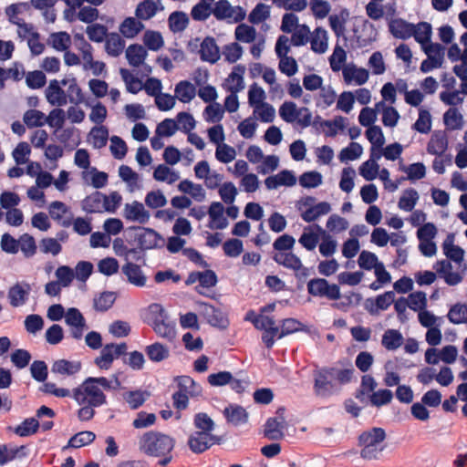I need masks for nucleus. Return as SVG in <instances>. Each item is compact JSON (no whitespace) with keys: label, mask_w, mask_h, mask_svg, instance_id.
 I'll return each instance as SVG.
<instances>
[{"label":"nucleus","mask_w":467,"mask_h":467,"mask_svg":"<svg viewBox=\"0 0 467 467\" xmlns=\"http://www.w3.org/2000/svg\"><path fill=\"white\" fill-rule=\"evenodd\" d=\"M82 364L78 360L58 359L56 360L51 368L52 373L62 376H73L80 371Z\"/></svg>","instance_id":"393cba45"},{"label":"nucleus","mask_w":467,"mask_h":467,"mask_svg":"<svg viewBox=\"0 0 467 467\" xmlns=\"http://www.w3.org/2000/svg\"><path fill=\"white\" fill-rule=\"evenodd\" d=\"M443 122L450 130H461L463 126V118L458 109L452 107L443 114Z\"/></svg>","instance_id":"c03bdc74"},{"label":"nucleus","mask_w":467,"mask_h":467,"mask_svg":"<svg viewBox=\"0 0 467 467\" xmlns=\"http://www.w3.org/2000/svg\"><path fill=\"white\" fill-rule=\"evenodd\" d=\"M122 273L126 275L128 281L136 286L142 287L146 284V276L144 275L140 267L131 262L125 264L122 268Z\"/></svg>","instance_id":"a878e982"},{"label":"nucleus","mask_w":467,"mask_h":467,"mask_svg":"<svg viewBox=\"0 0 467 467\" xmlns=\"http://www.w3.org/2000/svg\"><path fill=\"white\" fill-rule=\"evenodd\" d=\"M223 415L227 421L234 426H240L248 420L247 411L240 405H229L223 410Z\"/></svg>","instance_id":"bb28decb"},{"label":"nucleus","mask_w":467,"mask_h":467,"mask_svg":"<svg viewBox=\"0 0 467 467\" xmlns=\"http://www.w3.org/2000/svg\"><path fill=\"white\" fill-rule=\"evenodd\" d=\"M25 125L29 128L42 127L46 124V115L37 109H27L23 116Z\"/></svg>","instance_id":"09e8293b"},{"label":"nucleus","mask_w":467,"mask_h":467,"mask_svg":"<svg viewBox=\"0 0 467 467\" xmlns=\"http://www.w3.org/2000/svg\"><path fill=\"white\" fill-rule=\"evenodd\" d=\"M161 10H163L161 0H143L137 5L135 16L139 19L149 20Z\"/></svg>","instance_id":"5701e85b"},{"label":"nucleus","mask_w":467,"mask_h":467,"mask_svg":"<svg viewBox=\"0 0 467 467\" xmlns=\"http://www.w3.org/2000/svg\"><path fill=\"white\" fill-rule=\"evenodd\" d=\"M105 41V51L112 57H117L122 54L125 48V41L119 34L112 32L109 33Z\"/></svg>","instance_id":"7c9ffc66"},{"label":"nucleus","mask_w":467,"mask_h":467,"mask_svg":"<svg viewBox=\"0 0 467 467\" xmlns=\"http://www.w3.org/2000/svg\"><path fill=\"white\" fill-rule=\"evenodd\" d=\"M45 94L47 102L52 106L61 107L67 102V97L65 91L60 88L58 81L56 79L49 82Z\"/></svg>","instance_id":"b1692460"},{"label":"nucleus","mask_w":467,"mask_h":467,"mask_svg":"<svg viewBox=\"0 0 467 467\" xmlns=\"http://www.w3.org/2000/svg\"><path fill=\"white\" fill-rule=\"evenodd\" d=\"M307 292L313 296L337 300L341 297L340 288L336 284H329L327 279L314 278L307 283Z\"/></svg>","instance_id":"423d86ee"},{"label":"nucleus","mask_w":467,"mask_h":467,"mask_svg":"<svg viewBox=\"0 0 467 467\" xmlns=\"http://www.w3.org/2000/svg\"><path fill=\"white\" fill-rule=\"evenodd\" d=\"M151 327L161 337L168 340H172L175 337V324L170 319L169 316L157 324H154Z\"/></svg>","instance_id":"37998d69"},{"label":"nucleus","mask_w":467,"mask_h":467,"mask_svg":"<svg viewBox=\"0 0 467 467\" xmlns=\"http://www.w3.org/2000/svg\"><path fill=\"white\" fill-rule=\"evenodd\" d=\"M254 115L262 122H272L275 116L274 107L266 102L254 107Z\"/></svg>","instance_id":"69168bd1"},{"label":"nucleus","mask_w":467,"mask_h":467,"mask_svg":"<svg viewBox=\"0 0 467 467\" xmlns=\"http://www.w3.org/2000/svg\"><path fill=\"white\" fill-rule=\"evenodd\" d=\"M48 41L52 47L57 51H66L71 45V37L69 34L64 31L52 33Z\"/></svg>","instance_id":"3c124183"},{"label":"nucleus","mask_w":467,"mask_h":467,"mask_svg":"<svg viewBox=\"0 0 467 467\" xmlns=\"http://www.w3.org/2000/svg\"><path fill=\"white\" fill-rule=\"evenodd\" d=\"M347 85L361 86L368 80L369 73L366 68L358 67L354 63L345 65L342 71Z\"/></svg>","instance_id":"2eb2a0df"},{"label":"nucleus","mask_w":467,"mask_h":467,"mask_svg":"<svg viewBox=\"0 0 467 467\" xmlns=\"http://www.w3.org/2000/svg\"><path fill=\"white\" fill-rule=\"evenodd\" d=\"M31 285L27 282H16L9 287L7 298L11 306L19 307L26 304L31 293Z\"/></svg>","instance_id":"ddd939ff"},{"label":"nucleus","mask_w":467,"mask_h":467,"mask_svg":"<svg viewBox=\"0 0 467 467\" xmlns=\"http://www.w3.org/2000/svg\"><path fill=\"white\" fill-rule=\"evenodd\" d=\"M153 178L157 182L172 184L180 179V173L164 164H159L154 169Z\"/></svg>","instance_id":"a19ab883"},{"label":"nucleus","mask_w":467,"mask_h":467,"mask_svg":"<svg viewBox=\"0 0 467 467\" xmlns=\"http://www.w3.org/2000/svg\"><path fill=\"white\" fill-rule=\"evenodd\" d=\"M284 419L269 418L265 425V436L273 441L280 440L284 437Z\"/></svg>","instance_id":"f704fd0d"},{"label":"nucleus","mask_w":467,"mask_h":467,"mask_svg":"<svg viewBox=\"0 0 467 467\" xmlns=\"http://www.w3.org/2000/svg\"><path fill=\"white\" fill-rule=\"evenodd\" d=\"M109 130L102 125L95 126L88 134V141L95 149H102L107 145Z\"/></svg>","instance_id":"ea45409f"},{"label":"nucleus","mask_w":467,"mask_h":467,"mask_svg":"<svg viewBox=\"0 0 467 467\" xmlns=\"http://www.w3.org/2000/svg\"><path fill=\"white\" fill-rule=\"evenodd\" d=\"M148 52L145 47L139 44L130 45L126 49V58L133 67L144 65Z\"/></svg>","instance_id":"c756f323"},{"label":"nucleus","mask_w":467,"mask_h":467,"mask_svg":"<svg viewBox=\"0 0 467 467\" xmlns=\"http://www.w3.org/2000/svg\"><path fill=\"white\" fill-rule=\"evenodd\" d=\"M86 33L88 39L92 42L101 43L103 42L109 33L106 26L101 24H91L87 26Z\"/></svg>","instance_id":"052dcab7"},{"label":"nucleus","mask_w":467,"mask_h":467,"mask_svg":"<svg viewBox=\"0 0 467 467\" xmlns=\"http://www.w3.org/2000/svg\"><path fill=\"white\" fill-rule=\"evenodd\" d=\"M175 446V441L171 436L150 431L140 437L139 449L147 456L161 458L159 464L167 466L171 459V451Z\"/></svg>","instance_id":"f03ea898"},{"label":"nucleus","mask_w":467,"mask_h":467,"mask_svg":"<svg viewBox=\"0 0 467 467\" xmlns=\"http://www.w3.org/2000/svg\"><path fill=\"white\" fill-rule=\"evenodd\" d=\"M82 209L89 213H102L104 211V193L95 192L87 196L81 203Z\"/></svg>","instance_id":"473e14b6"},{"label":"nucleus","mask_w":467,"mask_h":467,"mask_svg":"<svg viewBox=\"0 0 467 467\" xmlns=\"http://www.w3.org/2000/svg\"><path fill=\"white\" fill-rule=\"evenodd\" d=\"M221 439L208 431H195L188 440V445L194 453H202L213 444H219Z\"/></svg>","instance_id":"9d476101"},{"label":"nucleus","mask_w":467,"mask_h":467,"mask_svg":"<svg viewBox=\"0 0 467 467\" xmlns=\"http://www.w3.org/2000/svg\"><path fill=\"white\" fill-rule=\"evenodd\" d=\"M400 169L407 174V179L411 182L420 180L426 175V168L422 162H415L409 166L400 165Z\"/></svg>","instance_id":"e2e57ef3"},{"label":"nucleus","mask_w":467,"mask_h":467,"mask_svg":"<svg viewBox=\"0 0 467 467\" xmlns=\"http://www.w3.org/2000/svg\"><path fill=\"white\" fill-rule=\"evenodd\" d=\"M324 229L317 223L304 227L298 243L307 251H314L317 246Z\"/></svg>","instance_id":"4468645a"},{"label":"nucleus","mask_w":467,"mask_h":467,"mask_svg":"<svg viewBox=\"0 0 467 467\" xmlns=\"http://www.w3.org/2000/svg\"><path fill=\"white\" fill-rule=\"evenodd\" d=\"M179 390L189 394L190 396H197L202 392L200 385L189 376H180L177 378Z\"/></svg>","instance_id":"864d4df0"},{"label":"nucleus","mask_w":467,"mask_h":467,"mask_svg":"<svg viewBox=\"0 0 467 467\" xmlns=\"http://www.w3.org/2000/svg\"><path fill=\"white\" fill-rule=\"evenodd\" d=\"M296 183V178L292 171L284 170L275 175L265 180V185L268 190L277 189L280 186L292 187Z\"/></svg>","instance_id":"aec40b11"},{"label":"nucleus","mask_w":467,"mask_h":467,"mask_svg":"<svg viewBox=\"0 0 467 467\" xmlns=\"http://www.w3.org/2000/svg\"><path fill=\"white\" fill-rule=\"evenodd\" d=\"M178 190L186 194H190L197 202L204 201L206 193L201 184H195L190 180H182L178 184Z\"/></svg>","instance_id":"c9c22d12"},{"label":"nucleus","mask_w":467,"mask_h":467,"mask_svg":"<svg viewBox=\"0 0 467 467\" xmlns=\"http://www.w3.org/2000/svg\"><path fill=\"white\" fill-rule=\"evenodd\" d=\"M442 249L444 254L450 260L461 264L463 261L464 251L458 245L453 244V236L448 235L445 241L442 244Z\"/></svg>","instance_id":"58836bf2"},{"label":"nucleus","mask_w":467,"mask_h":467,"mask_svg":"<svg viewBox=\"0 0 467 467\" xmlns=\"http://www.w3.org/2000/svg\"><path fill=\"white\" fill-rule=\"evenodd\" d=\"M413 24L409 23L401 18L393 19L389 24V32L396 38L408 39L412 36Z\"/></svg>","instance_id":"cd10ccee"},{"label":"nucleus","mask_w":467,"mask_h":467,"mask_svg":"<svg viewBox=\"0 0 467 467\" xmlns=\"http://www.w3.org/2000/svg\"><path fill=\"white\" fill-rule=\"evenodd\" d=\"M95 438L96 435L93 431H80L69 439L67 445L64 447V450L67 448H81L88 445L95 440Z\"/></svg>","instance_id":"de8ad7c7"},{"label":"nucleus","mask_w":467,"mask_h":467,"mask_svg":"<svg viewBox=\"0 0 467 467\" xmlns=\"http://www.w3.org/2000/svg\"><path fill=\"white\" fill-rule=\"evenodd\" d=\"M84 184L95 189L104 188L109 182V175L105 171H99L96 167H91L80 173Z\"/></svg>","instance_id":"a211bd4d"},{"label":"nucleus","mask_w":467,"mask_h":467,"mask_svg":"<svg viewBox=\"0 0 467 467\" xmlns=\"http://www.w3.org/2000/svg\"><path fill=\"white\" fill-rule=\"evenodd\" d=\"M26 455V447L15 445H0V465L3 466L16 458Z\"/></svg>","instance_id":"2f4dec72"},{"label":"nucleus","mask_w":467,"mask_h":467,"mask_svg":"<svg viewBox=\"0 0 467 467\" xmlns=\"http://www.w3.org/2000/svg\"><path fill=\"white\" fill-rule=\"evenodd\" d=\"M412 128L420 133L427 134L431 130V116L429 110L420 109L419 117Z\"/></svg>","instance_id":"bf43d9fd"},{"label":"nucleus","mask_w":467,"mask_h":467,"mask_svg":"<svg viewBox=\"0 0 467 467\" xmlns=\"http://www.w3.org/2000/svg\"><path fill=\"white\" fill-rule=\"evenodd\" d=\"M49 216L53 221L62 227H69L73 222V213L69 206L60 201H54L49 203L48 207Z\"/></svg>","instance_id":"9b49d317"},{"label":"nucleus","mask_w":467,"mask_h":467,"mask_svg":"<svg viewBox=\"0 0 467 467\" xmlns=\"http://www.w3.org/2000/svg\"><path fill=\"white\" fill-rule=\"evenodd\" d=\"M213 15L218 20L232 19L237 23L245 17L244 10L240 6H232L227 0H219L213 8Z\"/></svg>","instance_id":"1a4fd4ad"},{"label":"nucleus","mask_w":467,"mask_h":467,"mask_svg":"<svg viewBox=\"0 0 467 467\" xmlns=\"http://www.w3.org/2000/svg\"><path fill=\"white\" fill-rule=\"evenodd\" d=\"M128 346L126 343H110L106 344L98 356L94 359L95 365L100 369L108 370L111 368L112 363L115 359L119 357L126 355Z\"/></svg>","instance_id":"39448f33"},{"label":"nucleus","mask_w":467,"mask_h":467,"mask_svg":"<svg viewBox=\"0 0 467 467\" xmlns=\"http://www.w3.org/2000/svg\"><path fill=\"white\" fill-rule=\"evenodd\" d=\"M337 240L324 230L321 234V243L318 245L320 254L324 257H330L337 252Z\"/></svg>","instance_id":"49530a36"},{"label":"nucleus","mask_w":467,"mask_h":467,"mask_svg":"<svg viewBox=\"0 0 467 467\" xmlns=\"http://www.w3.org/2000/svg\"><path fill=\"white\" fill-rule=\"evenodd\" d=\"M449 141L448 136L444 131H435L431 135L428 144L427 152L431 155L441 157L446 155Z\"/></svg>","instance_id":"4be33fe9"},{"label":"nucleus","mask_w":467,"mask_h":467,"mask_svg":"<svg viewBox=\"0 0 467 467\" xmlns=\"http://www.w3.org/2000/svg\"><path fill=\"white\" fill-rule=\"evenodd\" d=\"M188 22V16L182 12H173L169 16V26L174 33L183 31L186 28Z\"/></svg>","instance_id":"338daca9"},{"label":"nucleus","mask_w":467,"mask_h":467,"mask_svg":"<svg viewBox=\"0 0 467 467\" xmlns=\"http://www.w3.org/2000/svg\"><path fill=\"white\" fill-rule=\"evenodd\" d=\"M150 396L148 391L132 390L126 392L123 397L130 409L136 410L140 407Z\"/></svg>","instance_id":"0e129e2a"},{"label":"nucleus","mask_w":467,"mask_h":467,"mask_svg":"<svg viewBox=\"0 0 467 467\" xmlns=\"http://www.w3.org/2000/svg\"><path fill=\"white\" fill-rule=\"evenodd\" d=\"M19 250L23 253L26 258L33 257L37 250L35 238L29 234H22L19 239Z\"/></svg>","instance_id":"5fc2aeb1"},{"label":"nucleus","mask_w":467,"mask_h":467,"mask_svg":"<svg viewBox=\"0 0 467 467\" xmlns=\"http://www.w3.org/2000/svg\"><path fill=\"white\" fill-rule=\"evenodd\" d=\"M65 323L69 327L70 336L76 340H80L88 329L86 318L76 307H69L66 311Z\"/></svg>","instance_id":"6e6552de"},{"label":"nucleus","mask_w":467,"mask_h":467,"mask_svg":"<svg viewBox=\"0 0 467 467\" xmlns=\"http://www.w3.org/2000/svg\"><path fill=\"white\" fill-rule=\"evenodd\" d=\"M200 57L202 61L214 64L220 59V50L213 37L206 36L200 45Z\"/></svg>","instance_id":"412c9836"},{"label":"nucleus","mask_w":467,"mask_h":467,"mask_svg":"<svg viewBox=\"0 0 467 467\" xmlns=\"http://www.w3.org/2000/svg\"><path fill=\"white\" fill-rule=\"evenodd\" d=\"M448 319L452 324H462L467 321V305L456 304L448 312Z\"/></svg>","instance_id":"774afa93"},{"label":"nucleus","mask_w":467,"mask_h":467,"mask_svg":"<svg viewBox=\"0 0 467 467\" xmlns=\"http://www.w3.org/2000/svg\"><path fill=\"white\" fill-rule=\"evenodd\" d=\"M382 107V122L384 126L393 128L397 125L400 119V114L398 110L390 106H385L383 102H379L376 104V108L379 109Z\"/></svg>","instance_id":"6e6d98bb"},{"label":"nucleus","mask_w":467,"mask_h":467,"mask_svg":"<svg viewBox=\"0 0 467 467\" xmlns=\"http://www.w3.org/2000/svg\"><path fill=\"white\" fill-rule=\"evenodd\" d=\"M381 344L387 350H396L403 344L402 334L397 329H387L382 335Z\"/></svg>","instance_id":"79ce46f5"},{"label":"nucleus","mask_w":467,"mask_h":467,"mask_svg":"<svg viewBox=\"0 0 467 467\" xmlns=\"http://www.w3.org/2000/svg\"><path fill=\"white\" fill-rule=\"evenodd\" d=\"M145 353L150 361L160 363L170 357V348L160 342H155L145 348Z\"/></svg>","instance_id":"e433bc0d"},{"label":"nucleus","mask_w":467,"mask_h":467,"mask_svg":"<svg viewBox=\"0 0 467 467\" xmlns=\"http://www.w3.org/2000/svg\"><path fill=\"white\" fill-rule=\"evenodd\" d=\"M274 260L280 265L285 268L294 270L300 273L302 275H307V269L304 267L300 258L290 252H276L274 255Z\"/></svg>","instance_id":"dca6fc26"},{"label":"nucleus","mask_w":467,"mask_h":467,"mask_svg":"<svg viewBox=\"0 0 467 467\" xmlns=\"http://www.w3.org/2000/svg\"><path fill=\"white\" fill-rule=\"evenodd\" d=\"M334 368H323L314 371V392L321 398L329 397L334 392Z\"/></svg>","instance_id":"0eeeda50"},{"label":"nucleus","mask_w":467,"mask_h":467,"mask_svg":"<svg viewBox=\"0 0 467 467\" xmlns=\"http://www.w3.org/2000/svg\"><path fill=\"white\" fill-rule=\"evenodd\" d=\"M363 153L362 146L358 142H351L348 147L341 150L338 159L341 162L355 161Z\"/></svg>","instance_id":"680f3d73"},{"label":"nucleus","mask_w":467,"mask_h":467,"mask_svg":"<svg viewBox=\"0 0 467 467\" xmlns=\"http://www.w3.org/2000/svg\"><path fill=\"white\" fill-rule=\"evenodd\" d=\"M419 201V193L413 188L406 189L400 196L398 206L405 212H411Z\"/></svg>","instance_id":"a18cd8bd"},{"label":"nucleus","mask_w":467,"mask_h":467,"mask_svg":"<svg viewBox=\"0 0 467 467\" xmlns=\"http://www.w3.org/2000/svg\"><path fill=\"white\" fill-rule=\"evenodd\" d=\"M427 57L433 60V62L443 64L445 47L439 43H429L421 47Z\"/></svg>","instance_id":"603ef678"},{"label":"nucleus","mask_w":467,"mask_h":467,"mask_svg":"<svg viewBox=\"0 0 467 467\" xmlns=\"http://www.w3.org/2000/svg\"><path fill=\"white\" fill-rule=\"evenodd\" d=\"M347 60V53L343 47L337 45L329 57V65L334 72L343 71Z\"/></svg>","instance_id":"13d9d810"},{"label":"nucleus","mask_w":467,"mask_h":467,"mask_svg":"<svg viewBox=\"0 0 467 467\" xmlns=\"http://www.w3.org/2000/svg\"><path fill=\"white\" fill-rule=\"evenodd\" d=\"M386 439V431L380 427H374L362 432L358 437L359 445L362 447L360 456L365 460L378 459L383 451V441Z\"/></svg>","instance_id":"7ed1b4c3"},{"label":"nucleus","mask_w":467,"mask_h":467,"mask_svg":"<svg viewBox=\"0 0 467 467\" xmlns=\"http://www.w3.org/2000/svg\"><path fill=\"white\" fill-rule=\"evenodd\" d=\"M196 87L188 80H182L175 85V98L182 103H190L196 96Z\"/></svg>","instance_id":"c85d7f7f"},{"label":"nucleus","mask_w":467,"mask_h":467,"mask_svg":"<svg viewBox=\"0 0 467 467\" xmlns=\"http://www.w3.org/2000/svg\"><path fill=\"white\" fill-rule=\"evenodd\" d=\"M140 20L131 16L125 18L119 25L120 34L126 38H134L144 28V25Z\"/></svg>","instance_id":"72a5a7b5"},{"label":"nucleus","mask_w":467,"mask_h":467,"mask_svg":"<svg viewBox=\"0 0 467 467\" xmlns=\"http://www.w3.org/2000/svg\"><path fill=\"white\" fill-rule=\"evenodd\" d=\"M209 215L208 227L213 230H223L228 226V220L224 216V207L220 202H213L207 211Z\"/></svg>","instance_id":"f3484780"},{"label":"nucleus","mask_w":467,"mask_h":467,"mask_svg":"<svg viewBox=\"0 0 467 467\" xmlns=\"http://www.w3.org/2000/svg\"><path fill=\"white\" fill-rule=\"evenodd\" d=\"M245 67L244 65H236L233 67L232 72L228 75L223 84L231 93H238L244 88V76L245 73Z\"/></svg>","instance_id":"6ab92c4d"},{"label":"nucleus","mask_w":467,"mask_h":467,"mask_svg":"<svg viewBox=\"0 0 467 467\" xmlns=\"http://www.w3.org/2000/svg\"><path fill=\"white\" fill-rule=\"evenodd\" d=\"M138 239L140 245L143 249H152L158 246L161 236L155 230L145 228Z\"/></svg>","instance_id":"8fccbe9b"},{"label":"nucleus","mask_w":467,"mask_h":467,"mask_svg":"<svg viewBox=\"0 0 467 467\" xmlns=\"http://www.w3.org/2000/svg\"><path fill=\"white\" fill-rule=\"evenodd\" d=\"M120 381L114 376L113 379L105 377H88L81 385L73 389L72 397L80 406L78 418L81 421L90 420L95 415V409L107 404L105 390L118 389Z\"/></svg>","instance_id":"f257e3e1"},{"label":"nucleus","mask_w":467,"mask_h":467,"mask_svg":"<svg viewBox=\"0 0 467 467\" xmlns=\"http://www.w3.org/2000/svg\"><path fill=\"white\" fill-rule=\"evenodd\" d=\"M314 197H306L298 203L297 209L300 212L301 218L306 223H313L321 216L330 213L331 205L327 202H320L314 204Z\"/></svg>","instance_id":"20e7f679"},{"label":"nucleus","mask_w":467,"mask_h":467,"mask_svg":"<svg viewBox=\"0 0 467 467\" xmlns=\"http://www.w3.org/2000/svg\"><path fill=\"white\" fill-rule=\"evenodd\" d=\"M234 36L240 42L253 43L256 38V30L254 26L240 24L235 27Z\"/></svg>","instance_id":"4d7b16f0"},{"label":"nucleus","mask_w":467,"mask_h":467,"mask_svg":"<svg viewBox=\"0 0 467 467\" xmlns=\"http://www.w3.org/2000/svg\"><path fill=\"white\" fill-rule=\"evenodd\" d=\"M412 27V36L420 45L421 47L431 43L432 27L430 23L420 22L416 25L413 24Z\"/></svg>","instance_id":"4c0bfd02"},{"label":"nucleus","mask_w":467,"mask_h":467,"mask_svg":"<svg viewBox=\"0 0 467 467\" xmlns=\"http://www.w3.org/2000/svg\"><path fill=\"white\" fill-rule=\"evenodd\" d=\"M123 217L128 222L138 223L140 224H145L150 218V213L144 204L139 201H133L127 202L123 208Z\"/></svg>","instance_id":"f8f14e48"}]
</instances>
